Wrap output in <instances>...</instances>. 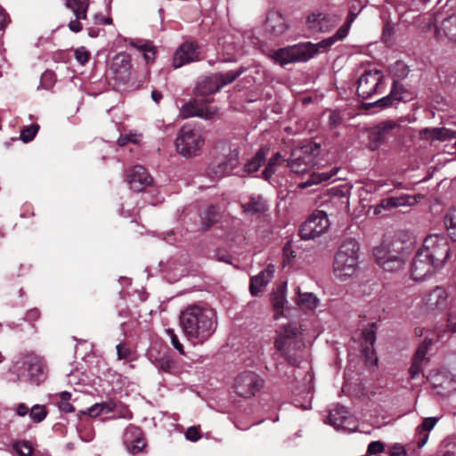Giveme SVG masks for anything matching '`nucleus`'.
<instances>
[{
	"mask_svg": "<svg viewBox=\"0 0 456 456\" xmlns=\"http://www.w3.org/2000/svg\"><path fill=\"white\" fill-rule=\"evenodd\" d=\"M314 54V45L311 42L300 43L292 46L279 49L273 53L276 62L284 66L290 62L305 61Z\"/></svg>",
	"mask_w": 456,
	"mask_h": 456,
	"instance_id": "8",
	"label": "nucleus"
},
{
	"mask_svg": "<svg viewBox=\"0 0 456 456\" xmlns=\"http://www.w3.org/2000/svg\"><path fill=\"white\" fill-rule=\"evenodd\" d=\"M243 210L247 214H260L267 210L266 201L261 195H252L248 202L242 205Z\"/></svg>",
	"mask_w": 456,
	"mask_h": 456,
	"instance_id": "31",
	"label": "nucleus"
},
{
	"mask_svg": "<svg viewBox=\"0 0 456 456\" xmlns=\"http://www.w3.org/2000/svg\"><path fill=\"white\" fill-rule=\"evenodd\" d=\"M346 27H340L331 37L315 44V54L327 52L337 41L343 40L346 37Z\"/></svg>",
	"mask_w": 456,
	"mask_h": 456,
	"instance_id": "29",
	"label": "nucleus"
},
{
	"mask_svg": "<svg viewBox=\"0 0 456 456\" xmlns=\"http://www.w3.org/2000/svg\"><path fill=\"white\" fill-rule=\"evenodd\" d=\"M326 422L333 426L337 430H342L344 432L350 433L357 429L355 418L346 407L341 405H337L330 410Z\"/></svg>",
	"mask_w": 456,
	"mask_h": 456,
	"instance_id": "13",
	"label": "nucleus"
},
{
	"mask_svg": "<svg viewBox=\"0 0 456 456\" xmlns=\"http://www.w3.org/2000/svg\"><path fill=\"white\" fill-rule=\"evenodd\" d=\"M314 147L308 145L295 150L291 158L287 160V166L297 175H308L305 182L299 183L297 188L305 189L314 184Z\"/></svg>",
	"mask_w": 456,
	"mask_h": 456,
	"instance_id": "5",
	"label": "nucleus"
},
{
	"mask_svg": "<svg viewBox=\"0 0 456 456\" xmlns=\"http://www.w3.org/2000/svg\"><path fill=\"white\" fill-rule=\"evenodd\" d=\"M438 420L439 418L436 417L426 418L423 419L421 425L417 428V433L419 436L418 441L419 447H423L427 444L429 436L428 432L435 428Z\"/></svg>",
	"mask_w": 456,
	"mask_h": 456,
	"instance_id": "30",
	"label": "nucleus"
},
{
	"mask_svg": "<svg viewBox=\"0 0 456 456\" xmlns=\"http://www.w3.org/2000/svg\"><path fill=\"white\" fill-rule=\"evenodd\" d=\"M118 358L119 360H127L130 357L131 350L125 343H119L116 346Z\"/></svg>",
	"mask_w": 456,
	"mask_h": 456,
	"instance_id": "55",
	"label": "nucleus"
},
{
	"mask_svg": "<svg viewBox=\"0 0 456 456\" xmlns=\"http://www.w3.org/2000/svg\"><path fill=\"white\" fill-rule=\"evenodd\" d=\"M406 451L400 444H395L392 446L391 456H405Z\"/></svg>",
	"mask_w": 456,
	"mask_h": 456,
	"instance_id": "61",
	"label": "nucleus"
},
{
	"mask_svg": "<svg viewBox=\"0 0 456 456\" xmlns=\"http://www.w3.org/2000/svg\"><path fill=\"white\" fill-rule=\"evenodd\" d=\"M384 76L379 69L365 71L358 79L357 94L362 99H367L374 94L381 93L384 88Z\"/></svg>",
	"mask_w": 456,
	"mask_h": 456,
	"instance_id": "10",
	"label": "nucleus"
},
{
	"mask_svg": "<svg viewBox=\"0 0 456 456\" xmlns=\"http://www.w3.org/2000/svg\"><path fill=\"white\" fill-rule=\"evenodd\" d=\"M376 332H377L376 323L369 324L362 331V353L365 357L366 362L370 366H377V364H378V358L375 354V350L373 348L374 343L376 341Z\"/></svg>",
	"mask_w": 456,
	"mask_h": 456,
	"instance_id": "18",
	"label": "nucleus"
},
{
	"mask_svg": "<svg viewBox=\"0 0 456 456\" xmlns=\"http://www.w3.org/2000/svg\"><path fill=\"white\" fill-rule=\"evenodd\" d=\"M127 439V437L126 438ZM126 448L129 453L135 455L142 451V449L145 447L146 443L144 439H142L141 436H137L133 441L128 443V440H126Z\"/></svg>",
	"mask_w": 456,
	"mask_h": 456,
	"instance_id": "42",
	"label": "nucleus"
},
{
	"mask_svg": "<svg viewBox=\"0 0 456 456\" xmlns=\"http://www.w3.org/2000/svg\"><path fill=\"white\" fill-rule=\"evenodd\" d=\"M287 283L284 282L277 287L272 293V304L275 310L274 318L278 320L283 314V309L287 304L286 298Z\"/></svg>",
	"mask_w": 456,
	"mask_h": 456,
	"instance_id": "25",
	"label": "nucleus"
},
{
	"mask_svg": "<svg viewBox=\"0 0 456 456\" xmlns=\"http://www.w3.org/2000/svg\"><path fill=\"white\" fill-rule=\"evenodd\" d=\"M447 329L450 332L456 333V321L454 320L452 314L448 315Z\"/></svg>",
	"mask_w": 456,
	"mask_h": 456,
	"instance_id": "64",
	"label": "nucleus"
},
{
	"mask_svg": "<svg viewBox=\"0 0 456 456\" xmlns=\"http://www.w3.org/2000/svg\"><path fill=\"white\" fill-rule=\"evenodd\" d=\"M205 143L203 129L195 124H185L175 139L177 152L185 157L196 156Z\"/></svg>",
	"mask_w": 456,
	"mask_h": 456,
	"instance_id": "4",
	"label": "nucleus"
},
{
	"mask_svg": "<svg viewBox=\"0 0 456 456\" xmlns=\"http://www.w3.org/2000/svg\"><path fill=\"white\" fill-rule=\"evenodd\" d=\"M417 200L410 195H403L400 197H389L383 199L374 209L376 215L381 214L383 209H391L398 207L413 206Z\"/></svg>",
	"mask_w": 456,
	"mask_h": 456,
	"instance_id": "22",
	"label": "nucleus"
},
{
	"mask_svg": "<svg viewBox=\"0 0 456 456\" xmlns=\"http://www.w3.org/2000/svg\"><path fill=\"white\" fill-rule=\"evenodd\" d=\"M429 0H396L397 4L401 6H406L410 10H418L420 5L428 2Z\"/></svg>",
	"mask_w": 456,
	"mask_h": 456,
	"instance_id": "51",
	"label": "nucleus"
},
{
	"mask_svg": "<svg viewBox=\"0 0 456 456\" xmlns=\"http://www.w3.org/2000/svg\"><path fill=\"white\" fill-rule=\"evenodd\" d=\"M360 245L355 239L345 240L338 247L333 260L332 273L339 281L354 278L359 269Z\"/></svg>",
	"mask_w": 456,
	"mask_h": 456,
	"instance_id": "2",
	"label": "nucleus"
},
{
	"mask_svg": "<svg viewBox=\"0 0 456 456\" xmlns=\"http://www.w3.org/2000/svg\"><path fill=\"white\" fill-rule=\"evenodd\" d=\"M58 399L57 405L61 411L64 412H73L75 408L70 403L71 394L67 391H63L55 395Z\"/></svg>",
	"mask_w": 456,
	"mask_h": 456,
	"instance_id": "39",
	"label": "nucleus"
},
{
	"mask_svg": "<svg viewBox=\"0 0 456 456\" xmlns=\"http://www.w3.org/2000/svg\"><path fill=\"white\" fill-rule=\"evenodd\" d=\"M376 264L385 272H398L406 264L409 252L401 240H384L373 248Z\"/></svg>",
	"mask_w": 456,
	"mask_h": 456,
	"instance_id": "3",
	"label": "nucleus"
},
{
	"mask_svg": "<svg viewBox=\"0 0 456 456\" xmlns=\"http://www.w3.org/2000/svg\"><path fill=\"white\" fill-rule=\"evenodd\" d=\"M87 414L91 417H97L103 413L100 403H95L87 409Z\"/></svg>",
	"mask_w": 456,
	"mask_h": 456,
	"instance_id": "62",
	"label": "nucleus"
},
{
	"mask_svg": "<svg viewBox=\"0 0 456 456\" xmlns=\"http://www.w3.org/2000/svg\"><path fill=\"white\" fill-rule=\"evenodd\" d=\"M339 18L335 14L315 13V30L330 31L338 22Z\"/></svg>",
	"mask_w": 456,
	"mask_h": 456,
	"instance_id": "32",
	"label": "nucleus"
},
{
	"mask_svg": "<svg viewBox=\"0 0 456 456\" xmlns=\"http://www.w3.org/2000/svg\"><path fill=\"white\" fill-rule=\"evenodd\" d=\"M274 272V265L268 264L257 275L251 277L249 291L252 296H257L261 293L262 289L265 288L273 278Z\"/></svg>",
	"mask_w": 456,
	"mask_h": 456,
	"instance_id": "21",
	"label": "nucleus"
},
{
	"mask_svg": "<svg viewBox=\"0 0 456 456\" xmlns=\"http://www.w3.org/2000/svg\"><path fill=\"white\" fill-rule=\"evenodd\" d=\"M314 214L310 215L307 220L301 225L299 229V235L302 240H311L314 238Z\"/></svg>",
	"mask_w": 456,
	"mask_h": 456,
	"instance_id": "40",
	"label": "nucleus"
},
{
	"mask_svg": "<svg viewBox=\"0 0 456 456\" xmlns=\"http://www.w3.org/2000/svg\"><path fill=\"white\" fill-rule=\"evenodd\" d=\"M400 130V123L395 120H384L370 128L369 133V147L371 151L378 150L390 137Z\"/></svg>",
	"mask_w": 456,
	"mask_h": 456,
	"instance_id": "12",
	"label": "nucleus"
},
{
	"mask_svg": "<svg viewBox=\"0 0 456 456\" xmlns=\"http://www.w3.org/2000/svg\"><path fill=\"white\" fill-rule=\"evenodd\" d=\"M439 17L436 14L426 13L422 20L427 23L428 28L435 27V37L437 40L448 38L456 42V13H452L440 21L437 26Z\"/></svg>",
	"mask_w": 456,
	"mask_h": 456,
	"instance_id": "11",
	"label": "nucleus"
},
{
	"mask_svg": "<svg viewBox=\"0 0 456 456\" xmlns=\"http://www.w3.org/2000/svg\"><path fill=\"white\" fill-rule=\"evenodd\" d=\"M299 334L297 328L292 324H286L281 326L277 330V336L283 337L289 339L296 338Z\"/></svg>",
	"mask_w": 456,
	"mask_h": 456,
	"instance_id": "43",
	"label": "nucleus"
},
{
	"mask_svg": "<svg viewBox=\"0 0 456 456\" xmlns=\"http://www.w3.org/2000/svg\"><path fill=\"white\" fill-rule=\"evenodd\" d=\"M245 69L240 67L237 70H230L225 73H217L204 78L197 86V94L208 95L218 92L223 86L234 81L240 77Z\"/></svg>",
	"mask_w": 456,
	"mask_h": 456,
	"instance_id": "9",
	"label": "nucleus"
},
{
	"mask_svg": "<svg viewBox=\"0 0 456 456\" xmlns=\"http://www.w3.org/2000/svg\"><path fill=\"white\" fill-rule=\"evenodd\" d=\"M423 362L412 361V364L410 368V374L411 379H415L422 370Z\"/></svg>",
	"mask_w": 456,
	"mask_h": 456,
	"instance_id": "60",
	"label": "nucleus"
},
{
	"mask_svg": "<svg viewBox=\"0 0 456 456\" xmlns=\"http://www.w3.org/2000/svg\"><path fill=\"white\" fill-rule=\"evenodd\" d=\"M389 94L398 104L401 102H407L411 98V93L399 81H394Z\"/></svg>",
	"mask_w": 456,
	"mask_h": 456,
	"instance_id": "33",
	"label": "nucleus"
},
{
	"mask_svg": "<svg viewBox=\"0 0 456 456\" xmlns=\"http://www.w3.org/2000/svg\"><path fill=\"white\" fill-rule=\"evenodd\" d=\"M66 6L73 12L77 19H86L88 0H67Z\"/></svg>",
	"mask_w": 456,
	"mask_h": 456,
	"instance_id": "34",
	"label": "nucleus"
},
{
	"mask_svg": "<svg viewBox=\"0 0 456 456\" xmlns=\"http://www.w3.org/2000/svg\"><path fill=\"white\" fill-rule=\"evenodd\" d=\"M156 50L152 43L142 53L143 58L147 63L152 62L155 59Z\"/></svg>",
	"mask_w": 456,
	"mask_h": 456,
	"instance_id": "58",
	"label": "nucleus"
},
{
	"mask_svg": "<svg viewBox=\"0 0 456 456\" xmlns=\"http://www.w3.org/2000/svg\"><path fill=\"white\" fill-rule=\"evenodd\" d=\"M217 113V109L209 106L199 100H191L184 103L180 110V115L183 118L191 117H199L204 119H211Z\"/></svg>",
	"mask_w": 456,
	"mask_h": 456,
	"instance_id": "16",
	"label": "nucleus"
},
{
	"mask_svg": "<svg viewBox=\"0 0 456 456\" xmlns=\"http://www.w3.org/2000/svg\"><path fill=\"white\" fill-rule=\"evenodd\" d=\"M385 449V444L381 441H373L369 444L367 453L370 455H376L381 453Z\"/></svg>",
	"mask_w": 456,
	"mask_h": 456,
	"instance_id": "52",
	"label": "nucleus"
},
{
	"mask_svg": "<svg viewBox=\"0 0 456 456\" xmlns=\"http://www.w3.org/2000/svg\"><path fill=\"white\" fill-rule=\"evenodd\" d=\"M329 126L333 128L337 127L341 122V115L336 110H330L328 112Z\"/></svg>",
	"mask_w": 456,
	"mask_h": 456,
	"instance_id": "57",
	"label": "nucleus"
},
{
	"mask_svg": "<svg viewBox=\"0 0 456 456\" xmlns=\"http://www.w3.org/2000/svg\"><path fill=\"white\" fill-rule=\"evenodd\" d=\"M448 305V294L444 288L436 286L426 292L421 299V306L427 310H444Z\"/></svg>",
	"mask_w": 456,
	"mask_h": 456,
	"instance_id": "17",
	"label": "nucleus"
},
{
	"mask_svg": "<svg viewBox=\"0 0 456 456\" xmlns=\"http://www.w3.org/2000/svg\"><path fill=\"white\" fill-rule=\"evenodd\" d=\"M151 42L149 40H143V39H132L129 43V45L137 51L143 53L144 50L148 47V45Z\"/></svg>",
	"mask_w": 456,
	"mask_h": 456,
	"instance_id": "56",
	"label": "nucleus"
},
{
	"mask_svg": "<svg viewBox=\"0 0 456 456\" xmlns=\"http://www.w3.org/2000/svg\"><path fill=\"white\" fill-rule=\"evenodd\" d=\"M439 268L428 255L418 250L411 265V275L414 281H420L432 276Z\"/></svg>",
	"mask_w": 456,
	"mask_h": 456,
	"instance_id": "15",
	"label": "nucleus"
},
{
	"mask_svg": "<svg viewBox=\"0 0 456 456\" xmlns=\"http://www.w3.org/2000/svg\"><path fill=\"white\" fill-rule=\"evenodd\" d=\"M397 103L388 94L387 96L379 99L378 101L369 103V107H379L380 110H384L389 107H396Z\"/></svg>",
	"mask_w": 456,
	"mask_h": 456,
	"instance_id": "46",
	"label": "nucleus"
},
{
	"mask_svg": "<svg viewBox=\"0 0 456 456\" xmlns=\"http://www.w3.org/2000/svg\"><path fill=\"white\" fill-rule=\"evenodd\" d=\"M150 360L159 371L174 374L177 370L175 362L168 354H163L160 357H154L151 354Z\"/></svg>",
	"mask_w": 456,
	"mask_h": 456,
	"instance_id": "28",
	"label": "nucleus"
},
{
	"mask_svg": "<svg viewBox=\"0 0 456 456\" xmlns=\"http://www.w3.org/2000/svg\"><path fill=\"white\" fill-rule=\"evenodd\" d=\"M167 333L169 335V338H170V340H171V344L173 345V346L181 354H184V351H183V345L180 343L179 339H178V337L176 336V334L175 333V331L172 330V329H167Z\"/></svg>",
	"mask_w": 456,
	"mask_h": 456,
	"instance_id": "54",
	"label": "nucleus"
},
{
	"mask_svg": "<svg viewBox=\"0 0 456 456\" xmlns=\"http://www.w3.org/2000/svg\"><path fill=\"white\" fill-rule=\"evenodd\" d=\"M199 59L198 45L191 43H183L175 53L173 57V67L178 69L185 64L195 61Z\"/></svg>",
	"mask_w": 456,
	"mask_h": 456,
	"instance_id": "20",
	"label": "nucleus"
},
{
	"mask_svg": "<svg viewBox=\"0 0 456 456\" xmlns=\"http://www.w3.org/2000/svg\"><path fill=\"white\" fill-rule=\"evenodd\" d=\"M112 67L117 74V79H128L130 69V59L128 55L124 53L117 55Z\"/></svg>",
	"mask_w": 456,
	"mask_h": 456,
	"instance_id": "27",
	"label": "nucleus"
},
{
	"mask_svg": "<svg viewBox=\"0 0 456 456\" xmlns=\"http://www.w3.org/2000/svg\"><path fill=\"white\" fill-rule=\"evenodd\" d=\"M239 152L235 150L228 161H218L208 168V174L216 177H222L230 174L239 163Z\"/></svg>",
	"mask_w": 456,
	"mask_h": 456,
	"instance_id": "23",
	"label": "nucleus"
},
{
	"mask_svg": "<svg viewBox=\"0 0 456 456\" xmlns=\"http://www.w3.org/2000/svg\"><path fill=\"white\" fill-rule=\"evenodd\" d=\"M13 448L20 456H30L32 453V447L27 441L16 442Z\"/></svg>",
	"mask_w": 456,
	"mask_h": 456,
	"instance_id": "49",
	"label": "nucleus"
},
{
	"mask_svg": "<svg viewBox=\"0 0 456 456\" xmlns=\"http://www.w3.org/2000/svg\"><path fill=\"white\" fill-rule=\"evenodd\" d=\"M444 224L451 239L456 240V208H452L446 212Z\"/></svg>",
	"mask_w": 456,
	"mask_h": 456,
	"instance_id": "36",
	"label": "nucleus"
},
{
	"mask_svg": "<svg viewBox=\"0 0 456 456\" xmlns=\"http://www.w3.org/2000/svg\"><path fill=\"white\" fill-rule=\"evenodd\" d=\"M284 159L280 152H276L269 160L268 163L262 172V176L265 180H269L272 175L276 172L277 167L281 165Z\"/></svg>",
	"mask_w": 456,
	"mask_h": 456,
	"instance_id": "37",
	"label": "nucleus"
},
{
	"mask_svg": "<svg viewBox=\"0 0 456 456\" xmlns=\"http://www.w3.org/2000/svg\"><path fill=\"white\" fill-rule=\"evenodd\" d=\"M330 225L326 212L323 210H315V236L326 232Z\"/></svg>",
	"mask_w": 456,
	"mask_h": 456,
	"instance_id": "38",
	"label": "nucleus"
},
{
	"mask_svg": "<svg viewBox=\"0 0 456 456\" xmlns=\"http://www.w3.org/2000/svg\"><path fill=\"white\" fill-rule=\"evenodd\" d=\"M180 326L189 341L194 345L203 344L216 329V314L202 304L190 305L181 312Z\"/></svg>",
	"mask_w": 456,
	"mask_h": 456,
	"instance_id": "1",
	"label": "nucleus"
},
{
	"mask_svg": "<svg viewBox=\"0 0 456 456\" xmlns=\"http://www.w3.org/2000/svg\"><path fill=\"white\" fill-rule=\"evenodd\" d=\"M126 181L134 191H142L152 183V178L142 166H135L128 170Z\"/></svg>",
	"mask_w": 456,
	"mask_h": 456,
	"instance_id": "19",
	"label": "nucleus"
},
{
	"mask_svg": "<svg viewBox=\"0 0 456 456\" xmlns=\"http://www.w3.org/2000/svg\"><path fill=\"white\" fill-rule=\"evenodd\" d=\"M432 343L431 339L425 338L423 342L419 346L413 360H416L417 362H425L428 361V358L426 357L428 348Z\"/></svg>",
	"mask_w": 456,
	"mask_h": 456,
	"instance_id": "41",
	"label": "nucleus"
},
{
	"mask_svg": "<svg viewBox=\"0 0 456 456\" xmlns=\"http://www.w3.org/2000/svg\"><path fill=\"white\" fill-rule=\"evenodd\" d=\"M79 20L80 19L76 18L75 20L69 21V28L72 32L77 33L82 30L83 27Z\"/></svg>",
	"mask_w": 456,
	"mask_h": 456,
	"instance_id": "63",
	"label": "nucleus"
},
{
	"mask_svg": "<svg viewBox=\"0 0 456 456\" xmlns=\"http://www.w3.org/2000/svg\"><path fill=\"white\" fill-rule=\"evenodd\" d=\"M39 129V126L33 124L29 126L24 127L20 132V139L24 142H28L33 140Z\"/></svg>",
	"mask_w": 456,
	"mask_h": 456,
	"instance_id": "45",
	"label": "nucleus"
},
{
	"mask_svg": "<svg viewBox=\"0 0 456 456\" xmlns=\"http://www.w3.org/2000/svg\"><path fill=\"white\" fill-rule=\"evenodd\" d=\"M263 387V379L253 371H244L235 379V392L242 397H251Z\"/></svg>",
	"mask_w": 456,
	"mask_h": 456,
	"instance_id": "14",
	"label": "nucleus"
},
{
	"mask_svg": "<svg viewBox=\"0 0 456 456\" xmlns=\"http://www.w3.org/2000/svg\"><path fill=\"white\" fill-rule=\"evenodd\" d=\"M22 368L27 370V374H18L13 381L26 379L36 385H39L47 377V366L44 359L35 354H28L21 362Z\"/></svg>",
	"mask_w": 456,
	"mask_h": 456,
	"instance_id": "7",
	"label": "nucleus"
},
{
	"mask_svg": "<svg viewBox=\"0 0 456 456\" xmlns=\"http://www.w3.org/2000/svg\"><path fill=\"white\" fill-rule=\"evenodd\" d=\"M288 25L285 18L278 12H270L265 20V28L275 36L283 34Z\"/></svg>",
	"mask_w": 456,
	"mask_h": 456,
	"instance_id": "24",
	"label": "nucleus"
},
{
	"mask_svg": "<svg viewBox=\"0 0 456 456\" xmlns=\"http://www.w3.org/2000/svg\"><path fill=\"white\" fill-rule=\"evenodd\" d=\"M268 153V149L262 148L260 149L256 155L248 160L245 164V171L248 174H252L259 169L265 161L266 155Z\"/></svg>",
	"mask_w": 456,
	"mask_h": 456,
	"instance_id": "35",
	"label": "nucleus"
},
{
	"mask_svg": "<svg viewBox=\"0 0 456 456\" xmlns=\"http://www.w3.org/2000/svg\"><path fill=\"white\" fill-rule=\"evenodd\" d=\"M420 134L425 139L431 141H446L456 137V131L446 127L424 128L420 131Z\"/></svg>",
	"mask_w": 456,
	"mask_h": 456,
	"instance_id": "26",
	"label": "nucleus"
},
{
	"mask_svg": "<svg viewBox=\"0 0 456 456\" xmlns=\"http://www.w3.org/2000/svg\"><path fill=\"white\" fill-rule=\"evenodd\" d=\"M185 437L191 442H196L201 437V436L196 427H190L185 432Z\"/></svg>",
	"mask_w": 456,
	"mask_h": 456,
	"instance_id": "59",
	"label": "nucleus"
},
{
	"mask_svg": "<svg viewBox=\"0 0 456 456\" xmlns=\"http://www.w3.org/2000/svg\"><path fill=\"white\" fill-rule=\"evenodd\" d=\"M338 171V168L332 167L329 171L315 172V184L326 183H329L330 180L334 181L333 177L336 175Z\"/></svg>",
	"mask_w": 456,
	"mask_h": 456,
	"instance_id": "44",
	"label": "nucleus"
},
{
	"mask_svg": "<svg viewBox=\"0 0 456 456\" xmlns=\"http://www.w3.org/2000/svg\"><path fill=\"white\" fill-rule=\"evenodd\" d=\"M296 292L298 295L297 305L300 307L308 306L312 303L313 294L312 293H301L300 288L296 289Z\"/></svg>",
	"mask_w": 456,
	"mask_h": 456,
	"instance_id": "50",
	"label": "nucleus"
},
{
	"mask_svg": "<svg viewBox=\"0 0 456 456\" xmlns=\"http://www.w3.org/2000/svg\"><path fill=\"white\" fill-rule=\"evenodd\" d=\"M290 339L277 336L275 339V347L282 354H286L288 352V346Z\"/></svg>",
	"mask_w": 456,
	"mask_h": 456,
	"instance_id": "53",
	"label": "nucleus"
},
{
	"mask_svg": "<svg viewBox=\"0 0 456 456\" xmlns=\"http://www.w3.org/2000/svg\"><path fill=\"white\" fill-rule=\"evenodd\" d=\"M29 417L34 422L39 423L46 417V411L43 406L36 404L30 410Z\"/></svg>",
	"mask_w": 456,
	"mask_h": 456,
	"instance_id": "47",
	"label": "nucleus"
},
{
	"mask_svg": "<svg viewBox=\"0 0 456 456\" xmlns=\"http://www.w3.org/2000/svg\"><path fill=\"white\" fill-rule=\"evenodd\" d=\"M419 251L428 255V257L441 268L449 257L450 248L444 237L430 234L426 237Z\"/></svg>",
	"mask_w": 456,
	"mask_h": 456,
	"instance_id": "6",
	"label": "nucleus"
},
{
	"mask_svg": "<svg viewBox=\"0 0 456 456\" xmlns=\"http://www.w3.org/2000/svg\"><path fill=\"white\" fill-rule=\"evenodd\" d=\"M75 59L81 65L86 64L91 57V53L85 46H80L75 50Z\"/></svg>",
	"mask_w": 456,
	"mask_h": 456,
	"instance_id": "48",
	"label": "nucleus"
}]
</instances>
